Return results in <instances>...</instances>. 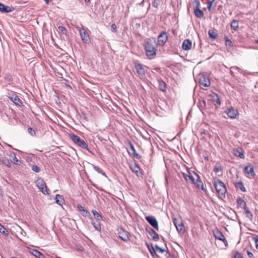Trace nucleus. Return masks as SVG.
Returning a JSON list of instances; mask_svg holds the SVG:
<instances>
[{
  "label": "nucleus",
  "instance_id": "c85d7f7f",
  "mask_svg": "<svg viewBox=\"0 0 258 258\" xmlns=\"http://www.w3.org/2000/svg\"><path fill=\"white\" fill-rule=\"evenodd\" d=\"M238 22L236 20H233L231 23V28L234 30L236 31L238 28Z\"/></svg>",
  "mask_w": 258,
  "mask_h": 258
},
{
  "label": "nucleus",
  "instance_id": "4d7b16f0",
  "mask_svg": "<svg viewBox=\"0 0 258 258\" xmlns=\"http://www.w3.org/2000/svg\"><path fill=\"white\" fill-rule=\"evenodd\" d=\"M247 256H248V257H249V258H254V257L253 256V253L247 250Z\"/></svg>",
  "mask_w": 258,
  "mask_h": 258
},
{
  "label": "nucleus",
  "instance_id": "0e129e2a",
  "mask_svg": "<svg viewBox=\"0 0 258 258\" xmlns=\"http://www.w3.org/2000/svg\"><path fill=\"white\" fill-rule=\"evenodd\" d=\"M153 5L155 7H157V5H156V4L153 3Z\"/></svg>",
  "mask_w": 258,
  "mask_h": 258
},
{
  "label": "nucleus",
  "instance_id": "c9c22d12",
  "mask_svg": "<svg viewBox=\"0 0 258 258\" xmlns=\"http://www.w3.org/2000/svg\"><path fill=\"white\" fill-rule=\"evenodd\" d=\"M237 187L238 188H239L242 191H243V192L246 191V189H245L242 181H238L237 183Z\"/></svg>",
  "mask_w": 258,
  "mask_h": 258
},
{
  "label": "nucleus",
  "instance_id": "b1692460",
  "mask_svg": "<svg viewBox=\"0 0 258 258\" xmlns=\"http://www.w3.org/2000/svg\"><path fill=\"white\" fill-rule=\"evenodd\" d=\"M147 246L151 255L153 257L157 256L155 250L152 244H147Z\"/></svg>",
  "mask_w": 258,
  "mask_h": 258
},
{
  "label": "nucleus",
  "instance_id": "1a4fd4ad",
  "mask_svg": "<svg viewBox=\"0 0 258 258\" xmlns=\"http://www.w3.org/2000/svg\"><path fill=\"white\" fill-rule=\"evenodd\" d=\"M225 112L229 118L232 119L236 118L239 115L237 110L232 107L229 108Z\"/></svg>",
  "mask_w": 258,
  "mask_h": 258
},
{
  "label": "nucleus",
  "instance_id": "6e6552de",
  "mask_svg": "<svg viewBox=\"0 0 258 258\" xmlns=\"http://www.w3.org/2000/svg\"><path fill=\"white\" fill-rule=\"evenodd\" d=\"M168 40V36L166 32L165 31L162 32L158 37V44L160 46H163L166 42Z\"/></svg>",
  "mask_w": 258,
  "mask_h": 258
},
{
  "label": "nucleus",
  "instance_id": "58836bf2",
  "mask_svg": "<svg viewBox=\"0 0 258 258\" xmlns=\"http://www.w3.org/2000/svg\"><path fill=\"white\" fill-rule=\"evenodd\" d=\"M231 70H230V73H231V75H232L233 74V70L237 71L238 72L242 73L241 70L239 67H238L237 66H233V67H231Z\"/></svg>",
  "mask_w": 258,
  "mask_h": 258
},
{
  "label": "nucleus",
  "instance_id": "393cba45",
  "mask_svg": "<svg viewBox=\"0 0 258 258\" xmlns=\"http://www.w3.org/2000/svg\"><path fill=\"white\" fill-rule=\"evenodd\" d=\"M31 253L37 258H44V255L39 251L36 249H33L31 251Z\"/></svg>",
  "mask_w": 258,
  "mask_h": 258
},
{
  "label": "nucleus",
  "instance_id": "6ab92c4d",
  "mask_svg": "<svg viewBox=\"0 0 258 258\" xmlns=\"http://www.w3.org/2000/svg\"><path fill=\"white\" fill-rule=\"evenodd\" d=\"M194 14L198 18H201L204 16V12L200 8H194Z\"/></svg>",
  "mask_w": 258,
  "mask_h": 258
},
{
  "label": "nucleus",
  "instance_id": "69168bd1",
  "mask_svg": "<svg viewBox=\"0 0 258 258\" xmlns=\"http://www.w3.org/2000/svg\"><path fill=\"white\" fill-rule=\"evenodd\" d=\"M255 43L258 44V39L255 40Z\"/></svg>",
  "mask_w": 258,
  "mask_h": 258
},
{
  "label": "nucleus",
  "instance_id": "9d476101",
  "mask_svg": "<svg viewBox=\"0 0 258 258\" xmlns=\"http://www.w3.org/2000/svg\"><path fill=\"white\" fill-rule=\"evenodd\" d=\"M135 68L137 74L141 78L144 77L145 76L146 72L141 63L136 62Z\"/></svg>",
  "mask_w": 258,
  "mask_h": 258
},
{
  "label": "nucleus",
  "instance_id": "5701e85b",
  "mask_svg": "<svg viewBox=\"0 0 258 258\" xmlns=\"http://www.w3.org/2000/svg\"><path fill=\"white\" fill-rule=\"evenodd\" d=\"M101 220H92V224L93 225L95 229L98 231H100L101 230L100 221Z\"/></svg>",
  "mask_w": 258,
  "mask_h": 258
},
{
  "label": "nucleus",
  "instance_id": "864d4df0",
  "mask_svg": "<svg viewBox=\"0 0 258 258\" xmlns=\"http://www.w3.org/2000/svg\"><path fill=\"white\" fill-rule=\"evenodd\" d=\"M155 247H156V250L158 251H159V252H160V253H162L164 251V250L163 249H162V248L160 247L157 245H155Z\"/></svg>",
  "mask_w": 258,
  "mask_h": 258
},
{
  "label": "nucleus",
  "instance_id": "c03bdc74",
  "mask_svg": "<svg viewBox=\"0 0 258 258\" xmlns=\"http://www.w3.org/2000/svg\"><path fill=\"white\" fill-rule=\"evenodd\" d=\"M172 218V220H173L174 225L175 227H176V229L177 230V226H178L177 220L176 218L174 215H173Z\"/></svg>",
  "mask_w": 258,
  "mask_h": 258
},
{
  "label": "nucleus",
  "instance_id": "f3484780",
  "mask_svg": "<svg viewBox=\"0 0 258 258\" xmlns=\"http://www.w3.org/2000/svg\"><path fill=\"white\" fill-rule=\"evenodd\" d=\"M148 233L150 234V236L152 237V239L154 241H157L159 239V235L158 233L153 229L150 228L148 230Z\"/></svg>",
  "mask_w": 258,
  "mask_h": 258
},
{
  "label": "nucleus",
  "instance_id": "79ce46f5",
  "mask_svg": "<svg viewBox=\"0 0 258 258\" xmlns=\"http://www.w3.org/2000/svg\"><path fill=\"white\" fill-rule=\"evenodd\" d=\"M3 163L8 167H11V164L8 159L5 158L3 159Z\"/></svg>",
  "mask_w": 258,
  "mask_h": 258
},
{
  "label": "nucleus",
  "instance_id": "e433bc0d",
  "mask_svg": "<svg viewBox=\"0 0 258 258\" xmlns=\"http://www.w3.org/2000/svg\"><path fill=\"white\" fill-rule=\"evenodd\" d=\"M0 232L5 234L8 235V231L0 223Z\"/></svg>",
  "mask_w": 258,
  "mask_h": 258
},
{
  "label": "nucleus",
  "instance_id": "9b49d317",
  "mask_svg": "<svg viewBox=\"0 0 258 258\" xmlns=\"http://www.w3.org/2000/svg\"><path fill=\"white\" fill-rule=\"evenodd\" d=\"M214 235L216 239L223 241L225 246L228 245L227 241L225 239L223 233L220 231L218 230H216L214 232Z\"/></svg>",
  "mask_w": 258,
  "mask_h": 258
},
{
  "label": "nucleus",
  "instance_id": "de8ad7c7",
  "mask_svg": "<svg viewBox=\"0 0 258 258\" xmlns=\"http://www.w3.org/2000/svg\"><path fill=\"white\" fill-rule=\"evenodd\" d=\"M13 162L16 165L19 164L20 161L18 159L15 155L13 158Z\"/></svg>",
  "mask_w": 258,
  "mask_h": 258
},
{
  "label": "nucleus",
  "instance_id": "412c9836",
  "mask_svg": "<svg viewBox=\"0 0 258 258\" xmlns=\"http://www.w3.org/2000/svg\"><path fill=\"white\" fill-rule=\"evenodd\" d=\"M158 81L159 89L163 92H165L166 91V84L165 82L161 80H158Z\"/></svg>",
  "mask_w": 258,
  "mask_h": 258
},
{
  "label": "nucleus",
  "instance_id": "680f3d73",
  "mask_svg": "<svg viewBox=\"0 0 258 258\" xmlns=\"http://www.w3.org/2000/svg\"><path fill=\"white\" fill-rule=\"evenodd\" d=\"M21 233H22V234L25 235L26 234V232H25L23 230H22Z\"/></svg>",
  "mask_w": 258,
  "mask_h": 258
},
{
  "label": "nucleus",
  "instance_id": "423d86ee",
  "mask_svg": "<svg viewBox=\"0 0 258 258\" xmlns=\"http://www.w3.org/2000/svg\"><path fill=\"white\" fill-rule=\"evenodd\" d=\"M199 83L206 87L210 85V81L209 77L205 74H200L199 75Z\"/></svg>",
  "mask_w": 258,
  "mask_h": 258
},
{
  "label": "nucleus",
  "instance_id": "3c124183",
  "mask_svg": "<svg viewBox=\"0 0 258 258\" xmlns=\"http://www.w3.org/2000/svg\"><path fill=\"white\" fill-rule=\"evenodd\" d=\"M28 131L29 133L32 136H34L35 135V132L32 127H29L28 129Z\"/></svg>",
  "mask_w": 258,
  "mask_h": 258
},
{
  "label": "nucleus",
  "instance_id": "72a5a7b5",
  "mask_svg": "<svg viewBox=\"0 0 258 258\" xmlns=\"http://www.w3.org/2000/svg\"><path fill=\"white\" fill-rule=\"evenodd\" d=\"M208 34L210 38L213 39H215L217 37V34L214 32L213 30H209L208 31Z\"/></svg>",
  "mask_w": 258,
  "mask_h": 258
},
{
  "label": "nucleus",
  "instance_id": "7c9ffc66",
  "mask_svg": "<svg viewBox=\"0 0 258 258\" xmlns=\"http://www.w3.org/2000/svg\"><path fill=\"white\" fill-rule=\"evenodd\" d=\"M93 169L96 172H97L98 173L101 174L102 175H103L105 177H107L106 174L105 173V172L103 171V170L101 168H100V167H99L98 166H95L94 165H93Z\"/></svg>",
  "mask_w": 258,
  "mask_h": 258
},
{
  "label": "nucleus",
  "instance_id": "f8f14e48",
  "mask_svg": "<svg viewBox=\"0 0 258 258\" xmlns=\"http://www.w3.org/2000/svg\"><path fill=\"white\" fill-rule=\"evenodd\" d=\"M146 220L152 227L158 230V222L154 217L147 216L146 217Z\"/></svg>",
  "mask_w": 258,
  "mask_h": 258
},
{
  "label": "nucleus",
  "instance_id": "2eb2a0df",
  "mask_svg": "<svg viewBox=\"0 0 258 258\" xmlns=\"http://www.w3.org/2000/svg\"><path fill=\"white\" fill-rule=\"evenodd\" d=\"M244 171L248 175L253 176L255 175L253 166L251 164H248L245 166Z\"/></svg>",
  "mask_w": 258,
  "mask_h": 258
},
{
  "label": "nucleus",
  "instance_id": "a19ab883",
  "mask_svg": "<svg viewBox=\"0 0 258 258\" xmlns=\"http://www.w3.org/2000/svg\"><path fill=\"white\" fill-rule=\"evenodd\" d=\"M58 29L59 30V31L61 32L63 34H67V30L66 29V28L62 26H59L58 27Z\"/></svg>",
  "mask_w": 258,
  "mask_h": 258
},
{
  "label": "nucleus",
  "instance_id": "a211bd4d",
  "mask_svg": "<svg viewBox=\"0 0 258 258\" xmlns=\"http://www.w3.org/2000/svg\"><path fill=\"white\" fill-rule=\"evenodd\" d=\"M55 202L59 205L62 206V204L64 203V199L62 196L59 194H57L55 197Z\"/></svg>",
  "mask_w": 258,
  "mask_h": 258
},
{
  "label": "nucleus",
  "instance_id": "2f4dec72",
  "mask_svg": "<svg viewBox=\"0 0 258 258\" xmlns=\"http://www.w3.org/2000/svg\"><path fill=\"white\" fill-rule=\"evenodd\" d=\"M77 208L80 212H83V215L87 216V215L89 213L88 211L85 209L81 205L78 204L77 205Z\"/></svg>",
  "mask_w": 258,
  "mask_h": 258
},
{
  "label": "nucleus",
  "instance_id": "ea45409f",
  "mask_svg": "<svg viewBox=\"0 0 258 258\" xmlns=\"http://www.w3.org/2000/svg\"><path fill=\"white\" fill-rule=\"evenodd\" d=\"M32 170L36 173H38L40 171V168L37 165L35 164L32 166Z\"/></svg>",
  "mask_w": 258,
  "mask_h": 258
},
{
  "label": "nucleus",
  "instance_id": "aec40b11",
  "mask_svg": "<svg viewBox=\"0 0 258 258\" xmlns=\"http://www.w3.org/2000/svg\"><path fill=\"white\" fill-rule=\"evenodd\" d=\"M12 11L10 7L6 6L4 4L0 3V12L3 13H8Z\"/></svg>",
  "mask_w": 258,
  "mask_h": 258
},
{
  "label": "nucleus",
  "instance_id": "37998d69",
  "mask_svg": "<svg viewBox=\"0 0 258 258\" xmlns=\"http://www.w3.org/2000/svg\"><path fill=\"white\" fill-rule=\"evenodd\" d=\"M215 0H211V1H209L208 2V6H207V8H208V9L209 11H211V8H212V4L213 3V2H214Z\"/></svg>",
  "mask_w": 258,
  "mask_h": 258
},
{
  "label": "nucleus",
  "instance_id": "7ed1b4c3",
  "mask_svg": "<svg viewBox=\"0 0 258 258\" xmlns=\"http://www.w3.org/2000/svg\"><path fill=\"white\" fill-rule=\"evenodd\" d=\"M35 183L39 190L44 195H49L48 189L44 180L41 178H38Z\"/></svg>",
  "mask_w": 258,
  "mask_h": 258
},
{
  "label": "nucleus",
  "instance_id": "f704fd0d",
  "mask_svg": "<svg viewBox=\"0 0 258 258\" xmlns=\"http://www.w3.org/2000/svg\"><path fill=\"white\" fill-rule=\"evenodd\" d=\"M185 180L187 182H190L191 183H194L195 182V178L190 174H189L188 176H186V177H185Z\"/></svg>",
  "mask_w": 258,
  "mask_h": 258
},
{
  "label": "nucleus",
  "instance_id": "20e7f679",
  "mask_svg": "<svg viewBox=\"0 0 258 258\" xmlns=\"http://www.w3.org/2000/svg\"><path fill=\"white\" fill-rule=\"evenodd\" d=\"M70 137L72 140L79 146L81 148L88 150V145L87 143L82 139H81L78 136L72 134L70 135Z\"/></svg>",
  "mask_w": 258,
  "mask_h": 258
},
{
  "label": "nucleus",
  "instance_id": "338daca9",
  "mask_svg": "<svg viewBox=\"0 0 258 258\" xmlns=\"http://www.w3.org/2000/svg\"><path fill=\"white\" fill-rule=\"evenodd\" d=\"M85 1L86 2H89V1H90V0H85Z\"/></svg>",
  "mask_w": 258,
  "mask_h": 258
},
{
  "label": "nucleus",
  "instance_id": "49530a36",
  "mask_svg": "<svg viewBox=\"0 0 258 258\" xmlns=\"http://www.w3.org/2000/svg\"><path fill=\"white\" fill-rule=\"evenodd\" d=\"M234 258H243L241 254L238 251H236L233 255Z\"/></svg>",
  "mask_w": 258,
  "mask_h": 258
},
{
  "label": "nucleus",
  "instance_id": "ddd939ff",
  "mask_svg": "<svg viewBox=\"0 0 258 258\" xmlns=\"http://www.w3.org/2000/svg\"><path fill=\"white\" fill-rule=\"evenodd\" d=\"M131 169L138 177L142 176V173L141 172V169L136 163L132 164L131 165Z\"/></svg>",
  "mask_w": 258,
  "mask_h": 258
},
{
  "label": "nucleus",
  "instance_id": "603ef678",
  "mask_svg": "<svg viewBox=\"0 0 258 258\" xmlns=\"http://www.w3.org/2000/svg\"><path fill=\"white\" fill-rule=\"evenodd\" d=\"M193 2L196 4L195 7L194 8H200V3L199 0H194Z\"/></svg>",
  "mask_w": 258,
  "mask_h": 258
},
{
  "label": "nucleus",
  "instance_id": "f257e3e1",
  "mask_svg": "<svg viewBox=\"0 0 258 258\" xmlns=\"http://www.w3.org/2000/svg\"><path fill=\"white\" fill-rule=\"evenodd\" d=\"M145 50L148 58L152 59L155 58L157 48L154 42H152L151 40L147 41L145 43Z\"/></svg>",
  "mask_w": 258,
  "mask_h": 258
},
{
  "label": "nucleus",
  "instance_id": "dca6fc26",
  "mask_svg": "<svg viewBox=\"0 0 258 258\" xmlns=\"http://www.w3.org/2000/svg\"><path fill=\"white\" fill-rule=\"evenodd\" d=\"M191 41L189 39H185L182 44V48L184 50H188L191 47Z\"/></svg>",
  "mask_w": 258,
  "mask_h": 258
},
{
  "label": "nucleus",
  "instance_id": "0eeeda50",
  "mask_svg": "<svg viewBox=\"0 0 258 258\" xmlns=\"http://www.w3.org/2000/svg\"><path fill=\"white\" fill-rule=\"evenodd\" d=\"M79 33L82 40L85 43H88L90 41V37L88 33L84 28L79 30Z\"/></svg>",
  "mask_w": 258,
  "mask_h": 258
},
{
  "label": "nucleus",
  "instance_id": "052dcab7",
  "mask_svg": "<svg viewBox=\"0 0 258 258\" xmlns=\"http://www.w3.org/2000/svg\"><path fill=\"white\" fill-rule=\"evenodd\" d=\"M32 160H33V159H32V157H28L27 158V161H29H29H32Z\"/></svg>",
  "mask_w": 258,
  "mask_h": 258
},
{
  "label": "nucleus",
  "instance_id": "09e8293b",
  "mask_svg": "<svg viewBox=\"0 0 258 258\" xmlns=\"http://www.w3.org/2000/svg\"><path fill=\"white\" fill-rule=\"evenodd\" d=\"M222 167L221 166H216L214 167V171L215 172V173H218L219 172V171H221L222 170Z\"/></svg>",
  "mask_w": 258,
  "mask_h": 258
},
{
  "label": "nucleus",
  "instance_id": "6e6d98bb",
  "mask_svg": "<svg viewBox=\"0 0 258 258\" xmlns=\"http://www.w3.org/2000/svg\"><path fill=\"white\" fill-rule=\"evenodd\" d=\"M181 174L182 175L183 177L184 178L185 180V177H186V176H188L189 175V172H188V170H187V173L182 172Z\"/></svg>",
  "mask_w": 258,
  "mask_h": 258
},
{
  "label": "nucleus",
  "instance_id": "c756f323",
  "mask_svg": "<svg viewBox=\"0 0 258 258\" xmlns=\"http://www.w3.org/2000/svg\"><path fill=\"white\" fill-rule=\"evenodd\" d=\"M186 231V228L183 223L182 222L180 224H178V233L183 234Z\"/></svg>",
  "mask_w": 258,
  "mask_h": 258
},
{
  "label": "nucleus",
  "instance_id": "bb28decb",
  "mask_svg": "<svg viewBox=\"0 0 258 258\" xmlns=\"http://www.w3.org/2000/svg\"><path fill=\"white\" fill-rule=\"evenodd\" d=\"M11 100L17 105H20L22 104L21 99L16 95L11 97Z\"/></svg>",
  "mask_w": 258,
  "mask_h": 258
},
{
  "label": "nucleus",
  "instance_id": "13d9d810",
  "mask_svg": "<svg viewBox=\"0 0 258 258\" xmlns=\"http://www.w3.org/2000/svg\"><path fill=\"white\" fill-rule=\"evenodd\" d=\"M244 72H245V73H246L247 74H249V75H254L255 74L258 73L257 72L251 73V72H247L246 71H245Z\"/></svg>",
  "mask_w": 258,
  "mask_h": 258
},
{
  "label": "nucleus",
  "instance_id": "f03ea898",
  "mask_svg": "<svg viewBox=\"0 0 258 258\" xmlns=\"http://www.w3.org/2000/svg\"><path fill=\"white\" fill-rule=\"evenodd\" d=\"M214 185L219 195L224 198L227 191L224 183L220 179H216L214 180Z\"/></svg>",
  "mask_w": 258,
  "mask_h": 258
},
{
  "label": "nucleus",
  "instance_id": "bf43d9fd",
  "mask_svg": "<svg viewBox=\"0 0 258 258\" xmlns=\"http://www.w3.org/2000/svg\"><path fill=\"white\" fill-rule=\"evenodd\" d=\"M200 105L202 106L203 105L204 106H205L206 105V101L205 100H203L200 101Z\"/></svg>",
  "mask_w": 258,
  "mask_h": 258
},
{
  "label": "nucleus",
  "instance_id": "4be33fe9",
  "mask_svg": "<svg viewBox=\"0 0 258 258\" xmlns=\"http://www.w3.org/2000/svg\"><path fill=\"white\" fill-rule=\"evenodd\" d=\"M237 203L238 206L242 208L243 209L245 208V207H247L246 206V203L244 201V200L241 198L238 197L237 199Z\"/></svg>",
  "mask_w": 258,
  "mask_h": 258
},
{
  "label": "nucleus",
  "instance_id": "cd10ccee",
  "mask_svg": "<svg viewBox=\"0 0 258 258\" xmlns=\"http://www.w3.org/2000/svg\"><path fill=\"white\" fill-rule=\"evenodd\" d=\"M243 210L245 211L246 214V217L248 218L249 220H252L253 218V215L250 211L249 208L248 207H245Z\"/></svg>",
  "mask_w": 258,
  "mask_h": 258
},
{
  "label": "nucleus",
  "instance_id": "4c0bfd02",
  "mask_svg": "<svg viewBox=\"0 0 258 258\" xmlns=\"http://www.w3.org/2000/svg\"><path fill=\"white\" fill-rule=\"evenodd\" d=\"M225 45L226 46H228L229 47H232L233 46L232 42L228 39V38L227 36L225 37Z\"/></svg>",
  "mask_w": 258,
  "mask_h": 258
},
{
  "label": "nucleus",
  "instance_id": "a878e982",
  "mask_svg": "<svg viewBox=\"0 0 258 258\" xmlns=\"http://www.w3.org/2000/svg\"><path fill=\"white\" fill-rule=\"evenodd\" d=\"M211 96L214 101L216 102L218 105L221 104L220 99L217 93H212L211 95Z\"/></svg>",
  "mask_w": 258,
  "mask_h": 258
},
{
  "label": "nucleus",
  "instance_id": "39448f33",
  "mask_svg": "<svg viewBox=\"0 0 258 258\" xmlns=\"http://www.w3.org/2000/svg\"><path fill=\"white\" fill-rule=\"evenodd\" d=\"M118 235L119 238L125 242L130 240L129 233L122 228H120L118 229Z\"/></svg>",
  "mask_w": 258,
  "mask_h": 258
},
{
  "label": "nucleus",
  "instance_id": "a18cd8bd",
  "mask_svg": "<svg viewBox=\"0 0 258 258\" xmlns=\"http://www.w3.org/2000/svg\"><path fill=\"white\" fill-rule=\"evenodd\" d=\"M252 238L254 240L255 247L258 249V235H255L252 237Z\"/></svg>",
  "mask_w": 258,
  "mask_h": 258
},
{
  "label": "nucleus",
  "instance_id": "4468645a",
  "mask_svg": "<svg viewBox=\"0 0 258 258\" xmlns=\"http://www.w3.org/2000/svg\"><path fill=\"white\" fill-rule=\"evenodd\" d=\"M194 174L196 176L197 179H195V182L193 184H195L197 186V187L199 188H200L201 187L202 189L204 190V187L203 186V183L201 181L199 175L195 172H194Z\"/></svg>",
  "mask_w": 258,
  "mask_h": 258
},
{
  "label": "nucleus",
  "instance_id": "e2e57ef3",
  "mask_svg": "<svg viewBox=\"0 0 258 258\" xmlns=\"http://www.w3.org/2000/svg\"><path fill=\"white\" fill-rule=\"evenodd\" d=\"M131 148H132V150L134 151V152H135V148L134 147V146L133 145L131 146Z\"/></svg>",
  "mask_w": 258,
  "mask_h": 258
},
{
  "label": "nucleus",
  "instance_id": "5fc2aeb1",
  "mask_svg": "<svg viewBox=\"0 0 258 258\" xmlns=\"http://www.w3.org/2000/svg\"><path fill=\"white\" fill-rule=\"evenodd\" d=\"M241 151L240 152H239L238 150H237V152H239V154H238V156L241 158V159H243L244 158V155L243 154V153L242 151V149H240Z\"/></svg>",
  "mask_w": 258,
  "mask_h": 258
},
{
  "label": "nucleus",
  "instance_id": "473e14b6",
  "mask_svg": "<svg viewBox=\"0 0 258 258\" xmlns=\"http://www.w3.org/2000/svg\"><path fill=\"white\" fill-rule=\"evenodd\" d=\"M92 212L96 219L95 220H102L101 216L96 210H93Z\"/></svg>",
  "mask_w": 258,
  "mask_h": 258
},
{
  "label": "nucleus",
  "instance_id": "8fccbe9b",
  "mask_svg": "<svg viewBox=\"0 0 258 258\" xmlns=\"http://www.w3.org/2000/svg\"><path fill=\"white\" fill-rule=\"evenodd\" d=\"M117 27L115 24H112L111 25V30L112 32H115L116 31Z\"/></svg>",
  "mask_w": 258,
  "mask_h": 258
}]
</instances>
